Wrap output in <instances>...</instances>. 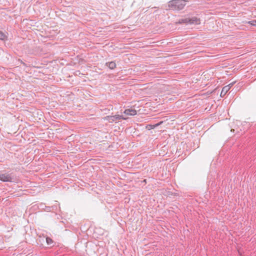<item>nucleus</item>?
Listing matches in <instances>:
<instances>
[{
	"instance_id": "f257e3e1",
	"label": "nucleus",
	"mask_w": 256,
	"mask_h": 256,
	"mask_svg": "<svg viewBox=\"0 0 256 256\" xmlns=\"http://www.w3.org/2000/svg\"><path fill=\"white\" fill-rule=\"evenodd\" d=\"M186 2V0H171L168 2V7L173 10H180L184 8Z\"/></svg>"
},
{
	"instance_id": "f03ea898",
	"label": "nucleus",
	"mask_w": 256,
	"mask_h": 256,
	"mask_svg": "<svg viewBox=\"0 0 256 256\" xmlns=\"http://www.w3.org/2000/svg\"><path fill=\"white\" fill-rule=\"evenodd\" d=\"M14 176L12 174L7 172L0 174V180L4 182H13Z\"/></svg>"
},
{
	"instance_id": "7ed1b4c3",
	"label": "nucleus",
	"mask_w": 256,
	"mask_h": 256,
	"mask_svg": "<svg viewBox=\"0 0 256 256\" xmlns=\"http://www.w3.org/2000/svg\"><path fill=\"white\" fill-rule=\"evenodd\" d=\"M104 118V120H108L110 122H112L116 120L126 119V118H124L123 116L120 115L108 116H106Z\"/></svg>"
},
{
	"instance_id": "20e7f679",
	"label": "nucleus",
	"mask_w": 256,
	"mask_h": 256,
	"mask_svg": "<svg viewBox=\"0 0 256 256\" xmlns=\"http://www.w3.org/2000/svg\"><path fill=\"white\" fill-rule=\"evenodd\" d=\"M189 24H198L200 23V18L196 16H192L191 18L189 17Z\"/></svg>"
},
{
	"instance_id": "39448f33",
	"label": "nucleus",
	"mask_w": 256,
	"mask_h": 256,
	"mask_svg": "<svg viewBox=\"0 0 256 256\" xmlns=\"http://www.w3.org/2000/svg\"><path fill=\"white\" fill-rule=\"evenodd\" d=\"M124 113L127 116H135L137 112L134 109H126L124 110Z\"/></svg>"
},
{
	"instance_id": "423d86ee",
	"label": "nucleus",
	"mask_w": 256,
	"mask_h": 256,
	"mask_svg": "<svg viewBox=\"0 0 256 256\" xmlns=\"http://www.w3.org/2000/svg\"><path fill=\"white\" fill-rule=\"evenodd\" d=\"M229 90H230V86H226L224 87H223V88H222L221 93H220V96L221 97L224 96Z\"/></svg>"
},
{
	"instance_id": "0eeeda50",
	"label": "nucleus",
	"mask_w": 256,
	"mask_h": 256,
	"mask_svg": "<svg viewBox=\"0 0 256 256\" xmlns=\"http://www.w3.org/2000/svg\"><path fill=\"white\" fill-rule=\"evenodd\" d=\"M190 20L189 17L184 18L180 19L178 21V23L182 24H189Z\"/></svg>"
},
{
	"instance_id": "6e6552de",
	"label": "nucleus",
	"mask_w": 256,
	"mask_h": 256,
	"mask_svg": "<svg viewBox=\"0 0 256 256\" xmlns=\"http://www.w3.org/2000/svg\"><path fill=\"white\" fill-rule=\"evenodd\" d=\"M106 66L111 70H113L116 67V64L114 62H108L106 63Z\"/></svg>"
},
{
	"instance_id": "1a4fd4ad",
	"label": "nucleus",
	"mask_w": 256,
	"mask_h": 256,
	"mask_svg": "<svg viewBox=\"0 0 256 256\" xmlns=\"http://www.w3.org/2000/svg\"><path fill=\"white\" fill-rule=\"evenodd\" d=\"M162 122H160L158 123L155 124H148L146 126V128H148V130L154 128H155L160 125Z\"/></svg>"
},
{
	"instance_id": "9d476101",
	"label": "nucleus",
	"mask_w": 256,
	"mask_h": 256,
	"mask_svg": "<svg viewBox=\"0 0 256 256\" xmlns=\"http://www.w3.org/2000/svg\"><path fill=\"white\" fill-rule=\"evenodd\" d=\"M46 242L48 245L50 246H54V242L51 238H50L49 237H47L46 238Z\"/></svg>"
},
{
	"instance_id": "9b49d317",
	"label": "nucleus",
	"mask_w": 256,
	"mask_h": 256,
	"mask_svg": "<svg viewBox=\"0 0 256 256\" xmlns=\"http://www.w3.org/2000/svg\"><path fill=\"white\" fill-rule=\"evenodd\" d=\"M6 38V34L3 32L2 31H0V40H4Z\"/></svg>"
},
{
	"instance_id": "f8f14e48",
	"label": "nucleus",
	"mask_w": 256,
	"mask_h": 256,
	"mask_svg": "<svg viewBox=\"0 0 256 256\" xmlns=\"http://www.w3.org/2000/svg\"><path fill=\"white\" fill-rule=\"evenodd\" d=\"M246 24H250L252 26H256V20H253L246 22Z\"/></svg>"
},
{
	"instance_id": "ddd939ff",
	"label": "nucleus",
	"mask_w": 256,
	"mask_h": 256,
	"mask_svg": "<svg viewBox=\"0 0 256 256\" xmlns=\"http://www.w3.org/2000/svg\"><path fill=\"white\" fill-rule=\"evenodd\" d=\"M234 82H232L228 85L230 86V89L234 86Z\"/></svg>"
},
{
	"instance_id": "4468645a",
	"label": "nucleus",
	"mask_w": 256,
	"mask_h": 256,
	"mask_svg": "<svg viewBox=\"0 0 256 256\" xmlns=\"http://www.w3.org/2000/svg\"><path fill=\"white\" fill-rule=\"evenodd\" d=\"M153 8H154V9H156V8H158L155 6V7H154Z\"/></svg>"
}]
</instances>
